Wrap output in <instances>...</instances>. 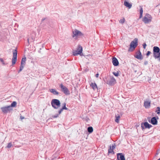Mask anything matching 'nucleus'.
<instances>
[{
  "label": "nucleus",
  "mask_w": 160,
  "mask_h": 160,
  "mask_svg": "<svg viewBox=\"0 0 160 160\" xmlns=\"http://www.w3.org/2000/svg\"><path fill=\"white\" fill-rule=\"evenodd\" d=\"M88 131L90 133H92L93 131V129L92 127H89L88 128Z\"/></svg>",
  "instance_id": "5701e85b"
},
{
  "label": "nucleus",
  "mask_w": 160,
  "mask_h": 160,
  "mask_svg": "<svg viewBox=\"0 0 160 160\" xmlns=\"http://www.w3.org/2000/svg\"><path fill=\"white\" fill-rule=\"evenodd\" d=\"M108 153H112V154H114V152L112 150V148L111 146H110V148L108 150Z\"/></svg>",
  "instance_id": "4be33fe9"
},
{
  "label": "nucleus",
  "mask_w": 160,
  "mask_h": 160,
  "mask_svg": "<svg viewBox=\"0 0 160 160\" xmlns=\"http://www.w3.org/2000/svg\"><path fill=\"white\" fill-rule=\"evenodd\" d=\"M138 39L137 38H135L134 40L131 42L130 45V48L128 50V51H130V49L133 48V50L137 47L138 45Z\"/></svg>",
  "instance_id": "20e7f679"
},
{
  "label": "nucleus",
  "mask_w": 160,
  "mask_h": 160,
  "mask_svg": "<svg viewBox=\"0 0 160 160\" xmlns=\"http://www.w3.org/2000/svg\"><path fill=\"white\" fill-rule=\"evenodd\" d=\"M26 58L24 57L22 58L21 64L25 65L26 63Z\"/></svg>",
  "instance_id": "412c9836"
},
{
  "label": "nucleus",
  "mask_w": 160,
  "mask_h": 160,
  "mask_svg": "<svg viewBox=\"0 0 160 160\" xmlns=\"http://www.w3.org/2000/svg\"><path fill=\"white\" fill-rule=\"evenodd\" d=\"M150 119L151 118L150 117H148L147 118L149 122H151Z\"/></svg>",
  "instance_id": "58836bf2"
},
{
  "label": "nucleus",
  "mask_w": 160,
  "mask_h": 160,
  "mask_svg": "<svg viewBox=\"0 0 160 160\" xmlns=\"http://www.w3.org/2000/svg\"><path fill=\"white\" fill-rule=\"evenodd\" d=\"M136 58L138 59L142 60L143 57L140 51H139L137 53L136 55L135 56Z\"/></svg>",
  "instance_id": "ddd939ff"
},
{
  "label": "nucleus",
  "mask_w": 160,
  "mask_h": 160,
  "mask_svg": "<svg viewBox=\"0 0 160 160\" xmlns=\"http://www.w3.org/2000/svg\"><path fill=\"white\" fill-rule=\"evenodd\" d=\"M150 102L145 101L144 102V106L145 108H148L150 106Z\"/></svg>",
  "instance_id": "dca6fc26"
},
{
  "label": "nucleus",
  "mask_w": 160,
  "mask_h": 160,
  "mask_svg": "<svg viewBox=\"0 0 160 160\" xmlns=\"http://www.w3.org/2000/svg\"><path fill=\"white\" fill-rule=\"evenodd\" d=\"M24 66V65L21 64L20 67V69L18 71V73L21 72L22 70L23 69Z\"/></svg>",
  "instance_id": "a878e982"
},
{
  "label": "nucleus",
  "mask_w": 160,
  "mask_h": 160,
  "mask_svg": "<svg viewBox=\"0 0 160 160\" xmlns=\"http://www.w3.org/2000/svg\"><path fill=\"white\" fill-rule=\"evenodd\" d=\"M60 102L57 99H53L51 102V105L54 108L57 109L60 106Z\"/></svg>",
  "instance_id": "f03ea898"
},
{
  "label": "nucleus",
  "mask_w": 160,
  "mask_h": 160,
  "mask_svg": "<svg viewBox=\"0 0 160 160\" xmlns=\"http://www.w3.org/2000/svg\"><path fill=\"white\" fill-rule=\"evenodd\" d=\"M152 17L151 15L146 14L143 18L142 21L145 23H148L151 22Z\"/></svg>",
  "instance_id": "39448f33"
},
{
  "label": "nucleus",
  "mask_w": 160,
  "mask_h": 160,
  "mask_svg": "<svg viewBox=\"0 0 160 160\" xmlns=\"http://www.w3.org/2000/svg\"><path fill=\"white\" fill-rule=\"evenodd\" d=\"M62 108L63 110L64 109H65V110H68V108H66V106H63V107Z\"/></svg>",
  "instance_id": "72a5a7b5"
},
{
  "label": "nucleus",
  "mask_w": 160,
  "mask_h": 160,
  "mask_svg": "<svg viewBox=\"0 0 160 160\" xmlns=\"http://www.w3.org/2000/svg\"><path fill=\"white\" fill-rule=\"evenodd\" d=\"M146 46H147V45L145 43H144V44H143V48L144 49L146 48Z\"/></svg>",
  "instance_id": "4c0bfd02"
},
{
  "label": "nucleus",
  "mask_w": 160,
  "mask_h": 160,
  "mask_svg": "<svg viewBox=\"0 0 160 160\" xmlns=\"http://www.w3.org/2000/svg\"><path fill=\"white\" fill-rule=\"evenodd\" d=\"M0 61L2 62V64L3 65H5L6 64L4 63L3 59L2 58H0Z\"/></svg>",
  "instance_id": "7c9ffc66"
},
{
  "label": "nucleus",
  "mask_w": 160,
  "mask_h": 160,
  "mask_svg": "<svg viewBox=\"0 0 160 160\" xmlns=\"http://www.w3.org/2000/svg\"><path fill=\"white\" fill-rule=\"evenodd\" d=\"M63 106H66V103H65V102L63 104Z\"/></svg>",
  "instance_id": "37998d69"
},
{
  "label": "nucleus",
  "mask_w": 160,
  "mask_h": 160,
  "mask_svg": "<svg viewBox=\"0 0 160 160\" xmlns=\"http://www.w3.org/2000/svg\"><path fill=\"white\" fill-rule=\"evenodd\" d=\"M151 53V52L149 51H148L146 55L147 57H148L149 56V55Z\"/></svg>",
  "instance_id": "473e14b6"
},
{
  "label": "nucleus",
  "mask_w": 160,
  "mask_h": 160,
  "mask_svg": "<svg viewBox=\"0 0 160 160\" xmlns=\"http://www.w3.org/2000/svg\"><path fill=\"white\" fill-rule=\"evenodd\" d=\"M45 19V18H43L42 20V22L43 21H44Z\"/></svg>",
  "instance_id": "79ce46f5"
},
{
  "label": "nucleus",
  "mask_w": 160,
  "mask_h": 160,
  "mask_svg": "<svg viewBox=\"0 0 160 160\" xmlns=\"http://www.w3.org/2000/svg\"><path fill=\"white\" fill-rule=\"evenodd\" d=\"M63 111V109L62 108H61L59 111H58V114H60Z\"/></svg>",
  "instance_id": "f704fd0d"
},
{
  "label": "nucleus",
  "mask_w": 160,
  "mask_h": 160,
  "mask_svg": "<svg viewBox=\"0 0 160 160\" xmlns=\"http://www.w3.org/2000/svg\"><path fill=\"white\" fill-rule=\"evenodd\" d=\"M60 87L61 88L62 91L66 95H69L70 94L68 88L65 86L61 84L60 85Z\"/></svg>",
  "instance_id": "0eeeda50"
},
{
  "label": "nucleus",
  "mask_w": 160,
  "mask_h": 160,
  "mask_svg": "<svg viewBox=\"0 0 160 160\" xmlns=\"http://www.w3.org/2000/svg\"><path fill=\"white\" fill-rule=\"evenodd\" d=\"M13 57L12 60V66H13L17 62V49L13 50L12 51Z\"/></svg>",
  "instance_id": "7ed1b4c3"
},
{
  "label": "nucleus",
  "mask_w": 160,
  "mask_h": 160,
  "mask_svg": "<svg viewBox=\"0 0 160 160\" xmlns=\"http://www.w3.org/2000/svg\"><path fill=\"white\" fill-rule=\"evenodd\" d=\"M120 118V116L119 114H118L117 115H116L115 119V121L116 122L118 123L119 122V119Z\"/></svg>",
  "instance_id": "aec40b11"
},
{
  "label": "nucleus",
  "mask_w": 160,
  "mask_h": 160,
  "mask_svg": "<svg viewBox=\"0 0 160 160\" xmlns=\"http://www.w3.org/2000/svg\"><path fill=\"white\" fill-rule=\"evenodd\" d=\"M112 63L114 66H117L119 64V62L116 58L114 57L112 58Z\"/></svg>",
  "instance_id": "4468645a"
},
{
  "label": "nucleus",
  "mask_w": 160,
  "mask_h": 160,
  "mask_svg": "<svg viewBox=\"0 0 160 160\" xmlns=\"http://www.w3.org/2000/svg\"><path fill=\"white\" fill-rule=\"evenodd\" d=\"M24 118V117L22 116H20V119H22Z\"/></svg>",
  "instance_id": "ea45409f"
},
{
  "label": "nucleus",
  "mask_w": 160,
  "mask_h": 160,
  "mask_svg": "<svg viewBox=\"0 0 160 160\" xmlns=\"http://www.w3.org/2000/svg\"><path fill=\"white\" fill-rule=\"evenodd\" d=\"M158 160H160V158L158 159Z\"/></svg>",
  "instance_id": "c03bdc74"
},
{
  "label": "nucleus",
  "mask_w": 160,
  "mask_h": 160,
  "mask_svg": "<svg viewBox=\"0 0 160 160\" xmlns=\"http://www.w3.org/2000/svg\"><path fill=\"white\" fill-rule=\"evenodd\" d=\"M73 35L72 37L74 38L75 37H77L78 36H81L83 35V34L80 31L75 29L74 31H73Z\"/></svg>",
  "instance_id": "9d476101"
},
{
  "label": "nucleus",
  "mask_w": 160,
  "mask_h": 160,
  "mask_svg": "<svg viewBox=\"0 0 160 160\" xmlns=\"http://www.w3.org/2000/svg\"><path fill=\"white\" fill-rule=\"evenodd\" d=\"M58 114H56L55 115H53L52 116V117L53 118H57L58 116Z\"/></svg>",
  "instance_id": "c756f323"
},
{
  "label": "nucleus",
  "mask_w": 160,
  "mask_h": 160,
  "mask_svg": "<svg viewBox=\"0 0 160 160\" xmlns=\"http://www.w3.org/2000/svg\"><path fill=\"white\" fill-rule=\"evenodd\" d=\"M2 111L4 113H6L10 110H12V108L9 106L1 108Z\"/></svg>",
  "instance_id": "6e6552de"
},
{
  "label": "nucleus",
  "mask_w": 160,
  "mask_h": 160,
  "mask_svg": "<svg viewBox=\"0 0 160 160\" xmlns=\"http://www.w3.org/2000/svg\"><path fill=\"white\" fill-rule=\"evenodd\" d=\"M12 146V144L11 142H9L8 143V145L7 146V148H11Z\"/></svg>",
  "instance_id": "cd10ccee"
},
{
  "label": "nucleus",
  "mask_w": 160,
  "mask_h": 160,
  "mask_svg": "<svg viewBox=\"0 0 160 160\" xmlns=\"http://www.w3.org/2000/svg\"><path fill=\"white\" fill-rule=\"evenodd\" d=\"M150 123L153 125H156L157 124L158 121L155 117H153L152 118Z\"/></svg>",
  "instance_id": "2eb2a0df"
},
{
  "label": "nucleus",
  "mask_w": 160,
  "mask_h": 160,
  "mask_svg": "<svg viewBox=\"0 0 160 160\" xmlns=\"http://www.w3.org/2000/svg\"><path fill=\"white\" fill-rule=\"evenodd\" d=\"M51 92L54 95H58L59 93L55 89H51Z\"/></svg>",
  "instance_id": "6ab92c4d"
},
{
  "label": "nucleus",
  "mask_w": 160,
  "mask_h": 160,
  "mask_svg": "<svg viewBox=\"0 0 160 160\" xmlns=\"http://www.w3.org/2000/svg\"><path fill=\"white\" fill-rule=\"evenodd\" d=\"M78 48L73 52V55L74 56H77L78 55H81L82 53V47L80 45L78 46Z\"/></svg>",
  "instance_id": "423d86ee"
},
{
  "label": "nucleus",
  "mask_w": 160,
  "mask_h": 160,
  "mask_svg": "<svg viewBox=\"0 0 160 160\" xmlns=\"http://www.w3.org/2000/svg\"><path fill=\"white\" fill-rule=\"evenodd\" d=\"M113 74L115 76H116V77H117L118 76V72H113Z\"/></svg>",
  "instance_id": "2f4dec72"
},
{
  "label": "nucleus",
  "mask_w": 160,
  "mask_h": 160,
  "mask_svg": "<svg viewBox=\"0 0 160 160\" xmlns=\"http://www.w3.org/2000/svg\"><path fill=\"white\" fill-rule=\"evenodd\" d=\"M98 76H99V74L98 73H97L96 74V78H98Z\"/></svg>",
  "instance_id": "a19ab883"
},
{
  "label": "nucleus",
  "mask_w": 160,
  "mask_h": 160,
  "mask_svg": "<svg viewBox=\"0 0 160 160\" xmlns=\"http://www.w3.org/2000/svg\"><path fill=\"white\" fill-rule=\"evenodd\" d=\"M116 83V80L113 77H112L111 78L110 80L108 82V84L110 85H113L115 84Z\"/></svg>",
  "instance_id": "f8f14e48"
},
{
  "label": "nucleus",
  "mask_w": 160,
  "mask_h": 160,
  "mask_svg": "<svg viewBox=\"0 0 160 160\" xmlns=\"http://www.w3.org/2000/svg\"><path fill=\"white\" fill-rule=\"evenodd\" d=\"M152 127V126L149 124L147 122H145L144 123H142L141 124V127L142 130L145 129V128H150Z\"/></svg>",
  "instance_id": "1a4fd4ad"
},
{
  "label": "nucleus",
  "mask_w": 160,
  "mask_h": 160,
  "mask_svg": "<svg viewBox=\"0 0 160 160\" xmlns=\"http://www.w3.org/2000/svg\"><path fill=\"white\" fill-rule=\"evenodd\" d=\"M144 64L145 65H147L148 64V62L147 61H145L144 62Z\"/></svg>",
  "instance_id": "e433bc0d"
},
{
  "label": "nucleus",
  "mask_w": 160,
  "mask_h": 160,
  "mask_svg": "<svg viewBox=\"0 0 160 160\" xmlns=\"http://www.w3.org/2000/svg\"><path fill=\"white\" fill-rule=\"evenodd\" d=\"M157 110L155 111L156 112H157V113L158 114H159L160 113V108L159 107H157Z\"/></svg>",
  "instance_id": "bb28decb"
},
{
  "label": "nucleus",
  "mask_w": 160,
  "mask_h": 160,
  "mask_svg": "<svg viewBox=\"0 0 160 160\" xmlns=\"http://www.w3.org/2000/svg\"><path fill=\"white\" fill-rule=\"evenodd\" d=\"M115 144H114V145H112V150H113V149H114L115 148Z\"/></svg>",
  "instance_id": "c9c22d12"
},
{
  "label": "nucleus",
  "mask_w": 160,
  "mask_h": 160,
  "mask_svg": "<svg viewBox=\"0 0 160 160\" xmlns=\"http://www.w3.org/2000/svg\"><path fill=\"white\" fill-rule=\"evenodd\" d=\"M117 158L118 160H125L124 155L122 153H118Z\"/></svg>",
  "instance_id": "9b49d317"
},
{
  "label": "nucleus",
  "mask_w": 160,
  "mask_h": 160,
  "mask_svg": "<svg viewBox=\"0 0 160 160\" xmlns=\"http://www.w3.org/2000/svg\"><path fill=\"white\" fill-rule=\"evenodd\" d=\"M124 5L127 7H128L129 8H130L132 6V5L130 3L128 2L125 1L124 2Z\"/></svg>",
  "instance_id": "f3484780"
},
{
  "label": "nucleus",
  "mask_w": 160,
  "mask_h": 160,
  "mask_svg": "<svg viewBox=\"0 0 160 160\" xmlns=\"http://www.w3.org/2000/svg\"><path fill=\"white\" fill-rule=\"evenodd\" d=\"M124 22L125 19L124 18L121 19L119 21V22L122 24H123Z\"/></svg>",
  "instance_id": "c85d7f7f"
},
{
  "label": "nucleus",
  "mask_w": 160,
  "mask_h": 160,
  "mask_svg": "<svg viewBox=\"0 0 160 160\" xmlns=\"http://www.w3.org/2000/svg\"><path fill=\"white\" fill-rule=\"evenodd\" d=\"M90 86L94 90L97 89V85L96 83L95 82H92L90 84Z\"/></svg>",
  "instance_id": "a211bd4d"
},
{
  "label": "nucleus",
  "mask_w": 160,
  "mask_h": 160,
  "mask_svg": "<svg viewBox=\"0 0 160 160\" xmlns=\"http://www.w3.org/2000/svg\"><path fill=\"white\" fill-rule=\"evenodd\" d=\"M153 57L155 59H158L160 62V49L157 46H154L153 49Z\"/></svg>",
  "instance_id": "f257e3e1"
},
{
  "label": "nucleus",
  "mask_w": 160,
  "mask_h": 160,
  "mask_svg": "<svg viewBox=\"0 0 160 160\" xmlns=\"http://www.w3.org/2000/svg\"><path fill=\"white\" fill-rule=\"evenodd\" d=\"M143 9L141 7L140 8V17L139 18H142V13H143Z\"/></svg>",
  "instance_id": "b1692460"
},
{
  "label": "nucleus",
  "mask_w": 160,
  "mask_h": 160,
  "mask_svg": "<svg viewBox=\"0 0 160 160\" xmlns=\"http://www.w3.org/2000/svg\"><path fill=\"white\" fill-rule=\"evenodd\" d=\"M17 104V102L15 101H13L11 104V105L10 106H10L11 108H12V107H15Z\"/></svg>",
  "instance_id": "393cba45"
}]
</instances>
